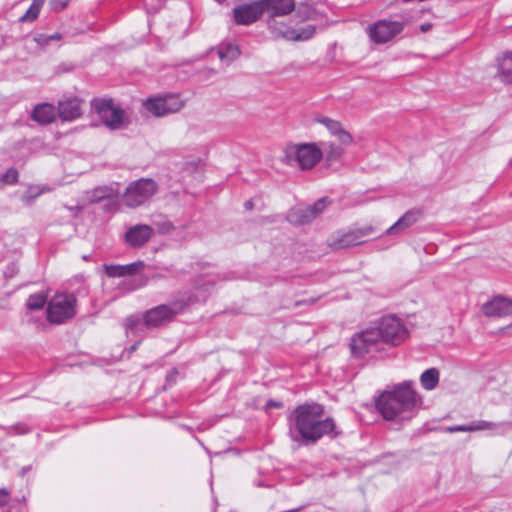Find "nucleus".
Here are the masks:
<instances>
[{"label":"nucleus","mask_w":512,"mask_h":512,"mask_svg":"<svg viewBox=\"0 0 512 512\" xmlns=\"http://www.w3.org/2000/svg\"><path fill=\"white\" fill-rule=\"evenodd\" d=\"M408 338V330L400 318L395 315L383 316L375 324L357 334L350 341V350L354 357L380 352L384 345L398 346Z\"/></svg>","instance_id":"nucleus-1"},{"label":"nucleus","mask_w":512,"mask_h":512,"mask_svg":"<svg viewBox=\"0 0 512 512\" xmlns=\"http://www.w3.org/2000/svg\"><path fill=\"white\" fill-rule=\"evenodd\" d=\"M324 417V408L317 403L297 406L290 415V436L294 442L315 444L324 436L332 438L340 435L335 421Z\"/></svg>","instance_id":"nucleus-2"},{"label":"nucleus","mask_w":512,"mask_h":512,"mask_svg":"<svg viewBox=\"0 0 512 512\" xmlns=\"http://www.w3.org/2000/svg\"><path fill=\"white\" fill-rule=\"evenodd\" d=\"M412 381H403L384 391L376 400V408L385 420H409L421 408L422 396Z\"/></svg>","instance_id":"nucleus-3"},{"label":"nucleus","mask_w":512,"mask_h":512,"mask_svg":"<svg viewBox=\"0 0 512 512\" xmlns=\"http://www.w3.org/2000/svg\"><path fill=\"white\" fill-rule=\"evenodd\" d=\"M322 157L323 152L315 143L290 144L284 150L283 161L288 165L297 164L302 170H308Z\"/></svg>","instance_id":"nucleus-4"},{"label":"nucleus","mask_w":512,"mask_h":512,"mask_svg":"<svg viewBox=\"0 0 512 512\" xmlns=\"http://www.w3.org/2000/svg\"><path fill=\"white\" fill-rule=\"evenodd\" d=\"M158 190L157 183L150 178H141L131 182L122 195V202L129 208L145 204Z\"/></svg>","instance_id":"nucleus-5"},{"label":"nucleus","mask_w":512,"mask_h":512,"mask_svg":"<svg viewBox=\"0 0 512 512\" xmlns=\"http://www.w3.org/2000/svg\"><path fill=\"white\" fill-rule=\"evenodd\" d=\"M76 298L72 294H56L48 303L47 319L51 323L62 324L75 315Z\"/></svg>","instance_id":"nucleus-6"},{"label":"nucleus","mask_w":512,"mask_h":512,"mask_svg":"<svg viewBox=\"0 0 512 512\" xmlns=\"http://www.w3.org/2000/svg\"><path fill=\"white\" fill-rule=\"evenodd\" d=\"M91 105L105 126L112 130L123 127L124 110L115 106L112 99H94Z\"/></svg>","instance_id":"nucleus-7"},{"label":"nucleus","mask_w":512,"mask_h":512,"mask_svg":"<svg viewBox=\"0 0 512 512\" xmlns=\"http://www.w3.org/2000/svg\"><path fill=\"white\" fill-rule=\"evenodd\" d=\"M191 298L174 301L171 305H159L148 310L144 315V321L148 326L157 327L173 319L174 316L184 310L191 302Z\"/></svg>","instance_id":"nucleus-8"},{"label":"nucleus","mask_w":512,"mask_h":512,"mask_svg":"<svg viewBox=\"0 0 512 512\" xmlns=\"http://www.w3.org/2000/svg\"><path fill=\"white\" fill-rule=\"evenodd\" d=\"M142 105L151 115L164 117L180 111L184 106V102L178 95L167 94L165 96L147 98Z\"/></svg>","instance_id":"nucleus-9"},{"label":"nucleus","mask_w":512,"mask_h":512,"mask_svg":"<svg viewBox=\"0 0 512 512\" xmlns=\"http://www.w3.org/2000/svg\"><path fill=\"white\" fill-rule=\"evenodd\" d=\"M403 28L402 22L379 20L369 27V36L373 42L383 44L394 38Z\"/></svg>","instance_id":"nucleus-10"},{"label":"nucleus","mask_w":512,"mask_h":512,"mask_svg":"<svg viewBox=\"0 0 512 512\" xmlns=\"http://www.w3.org/2000/svg\"><path fill=\"white\" fill-rule=\"evenodd\" d=\"M375 228L372 225H368L362 228H357L354 230H350L346 233L333 237L329 245L333 249L339 250L348 248L351 246H356L364 243L362 240L363 237L368 236L373 233Z\"/></svg>","instance_id":"nucleus-11"},{"label":"nucleus","mask_w":512,"mask_h":512,"mask_svg":"<svg viewBox=\"0 0 512 512\" xmlns=\"http://www.w3.org/2000/svg\"><path fill=\"white\" fill-rule=\"evenodd\" d=\"M263 13L268 15V23L274 22L275 27L278 23L276 17L289 15L295 8L294 0H260Z\"/></svg>","instance_id":"nucleus-12"},{"label":"nucleus","mask_w":512,"mask_h":512,"mask_svg":"<svg viewBox=\"0 0 512 512\" xmlns=\"http://www.w3.org/2000/svg\"><path fill=\"white\" fill-rule=\"evenodd\" d=\"M263 14L260 0L238 5L233 9L234 21L238 25H250L256 22Z\"/></svg>","instance_id":"nucleus-13"},{"label":"nucleus","mask_w":512,"mask_h":512,"mask_svg":"<svg viewBox=\"0 0 512 512\" xmlns=\"http://www.w3.org/2000/svg\"><path fill=\"white\" fill-rule=\"evenodd\" d=\"M482 312L487 317H505L512 315V299L496 296L482 306Z\"/></svg>","instance_id":"nucleus-14"},{"label":"nucleus","mask_w":512,"mask_h":512,"mask_svg":"<svg viewBox=\"0 0 512 512\" xmlns=\"http://www.w3.org/2000/svg\"><path fill=\"white\" fill-rule=\"evenodd\" d=\"M269 29L279 37L294 41L308 40L315 33V27L313 25H307L299 30H295L284 26L275 27L274 22H269Z\"/></svg>","instance_id":"nucleus-15"},{"label":"nucleus","mask_w":512,"mask_h":512,"mask_svg":"<svg viewBox=\"0 0 512 512\" xmlns=\"http://www.w3.org/2000/svg\"><path fill=\"white\" fill-rule=\"evenodd\" d=\"M423 215L419 208H413L405 212L392 226H390L385 234L394 236L403 233L405 230L417 223Z\"/></svg>","instance_id":"nucleus-16"},{"label":"nucleus","mask_w":512,"mask_h":512,"mask_svg":"<svg viewBox=\"0 0 512 512\" xmlns=\"http://www.w3.org/2000/svg\"><path fill=\"white\" fill-rule=\"evenodd\" d=\"M153 232L154 230L151 226L138 224L127 230L125 239L130 246L137 248L147 243L152 237Z\"/></svg>","instance_id":"nucleus-17"},{"label":"nucleus","mask_w":512,"mask_h":512,"mask_svg":"<svg viewBox=\"0 0 512 512\" xmlns=\"http://www.w3.org/2000/svg\"><path fill=\"white\" fill-rule=\"evenodd\" d=\"M316 120L318 123L325 126L327 130L338 139L340 144L344 145L345 147L353 142V137L342 127V124L339 121L333 120L326 116L318 117Z\"/></svg>","instance_id":"nucleus-18"},{"label":"nucleus","mask_w":512,"mask_h":512,"mask_svg":"<svg viewBox=\"0 0 512 512\" xmlns=\"http://www.w3.org/2000/svg\"><path fill=\"white\" fill-rule=\"evenodd\" d=\"M58 114L63 121H73L82 115L81 100L67 98L58 103Z\"/></svg>","instance_id":"nucleus-19"},{"label":"nucleus","mask_w":512,"mask_h":512,"mask_svg":"<svg viewBox=\"0 0 512 512\" xmlns=\"http://www.w3.org/2000/svg\"><path fill=\"white\" fill-rule=\"evenodd\" d=\"M55 108L49 103H40L34 107L31 119L41 125L50 124L55 120Z\"/></svg>","instance_id":"nucleus-20"},{"label":"nucleus","mask_w":512,"mask_h":512,"mask_svg":"<svg viewBox=\"0 0 512 512\" xmlns=\"http://www.w3.org/2000/svg\"><path fill=\"white\" fill-rule=\"evenodd\" d=\"M287 220L293 225H305L313 219V212L309 207H295L289 210Z\"/></svg>","instance_id":"nucleus-21"},{"label":"nucleus","mask_w":512,"mask_h":512,"mask_svg":"<svg viewBox=\"0 0 512 512\" xmlns=\"http://www.w3.org/2000/svg\"><path fill=\"white\" fill-rule=\"evenodd\" d=\"M498 425L493 422L479 420L476 422H472L467 425H456L452 427H448L447 431L450 433L454 432H472V431H482V430H492L495 429Z\"/></svg>","instance_id":"nucleus-22"},{"label":"nucleus","mask_w":512,"mask_h":512,"mask_svg":"<svg viewBox=\"0 0 512 512\" xmlns=\"http://www.w3.org/2000/svg\"><path fill=\"white\" fill-rule=\"evenodd\" d=\"M218 56L221 61L230 64L232 61L236 60L240 54L241 50L238 45L232 42H222L218 46Z\"/></svg>","instance_id":"nucleus-23"},{"label":"nucleus","mask_w":512,"mask_h":512,"mask_svg":"<svg viewBox=\"0 0 512 512\" xmlns=\"http://www.w3.org/2000/svg\"><path fill=\"white\" fill-rule=\"evenodd\" d=\"M498 77L502 82L512 83V53H506L498 60Z\"/></svg>","instance_id":"nucleus-24"},{"label":"nucleus","mask_w":512,"mask_h":512,"mask_svg":"<svg viewBox=\"0 0 512 512\" xmlns=\"http://www.w3.org/2000/svg\"><path fill=\"white\" fill-rule=\"evenodd\" d=\"M439 382V371L436 368L425 370L420 376V383L425 390H433Z\"/></svg>","instance_id":"nucleus-25"},{"label":"nucleus","mask_w":512,"mask_h":512,"mask_svg":"<svg viewBox=\"0 0 512 512\" xmlns=\"http://www.w3.org/2000/svg\"><path fill=\"white\" fill-rule=\"evenodd\" d=\"M44 2H45V0H33L32 4L30 5V7L26 11V13L20 17V19H19L20 22L35 21L39 16V13L41 11V8H42Z\"/></svg>","instance_id":"nucleus-26"},{"label":"nucleus","mask_w":512,"mask_h":512,"mask_svg":"<svg viewBox=\"0 0 512 512\" xmlns=\"http://www.w3.org/2000/svg\"><path fill=\"white\" fill-rule=\"evenodd\" d=\"M47 302V294L44 292H38L29 296L26 302V306L29 310L38 311L41 310Z\"/></svg>","instance_id":"nucleus-27"},{"label":"nucleus","mask_w":512,"mask_h":512,"mask_svg":"<svg viewBox=\"0 0 512 512\" xmlns=\"http://www.w3.org/2000/svg\"><path fill=\"white\" fill-rule=\"evenodd\" d=\"M344 145H335L330 143L326 148L327 161H336L344 154Z\"/></svg>","instance_id":"nucleus-28"},{"label":"nucleus","mask_w":512,"mask_h":512,"mask_svg":"<svg viewBox=\"0 0 512 512\" xmlns=\"http://www.w3.org/2000/svg\"><path fill=\"white\" fill-rule=\"evenodd\" d=\"M42 194V190L39 187L31 186L27 189V191L21 196V201L30 205L38 196Z\"/></svg>","instance_id":"nucleus-29"},{"label":"nucleus","mask_w":512,"mask_h":512,"mask_svg":"<svg viewBox=\"0 0 512 512\" xmlns=\"http://www.w3.org/2000/svg\"><path fill=\"white\" fill-rule=\"evenodd\" d=\"M18 171L15 168H9L0 178V187L6 184H15L18 181Z\"/></svg>","instance_id":"nucleus-30"},{"label":"nucleus","mask_w":512,"mask_h":512,"mask_svg":"<svg viewBox=\"0 0 512 512\" xmlns=\"http://www.w3.org/2000/svg\"><path fill=\"white\" fill-rule=\"evenodd\" d=\"M330 203L329 199L324 197L316 201L313 205L308 206L313 212V219H315L318 215H320Z\"/></svg>","instance_id":"nucleus-31"},{"label":"nucleus","mask_w":512,"mask_h":512,"mask_svg":"<svg viewBox=\"0 0 512 512\" xmlns=\"http://www.w3.org/2000/svg\"><path fill=\"white\" fill-rule=\"evenodd\" d=\"M4 429L9 435H24L30 432V428L24 423H17Z\"/></svg>","instance_id":"nucleus-32"},{"label":"nucleus","mask_w":512,"mask_h":512,"mask_svg":"<svg viewBox=\"0 0 512 512\" xmlns=\"http://www.w3.org/2000/svg\"><path fill=\"white\" fill-rule=\"evenodd\" d=\"M144 268V262L137 261L133 262L127 265H123V270L125 276H131L137 274L139 271H141Z\"/></svg>","instance_id":"nucleus-33"},{"label":"nucleus","mask_w":512,"mask_h":512,"mask_svg":"<svg viewBox=\"0 0 512 512\" xmlns=\"http://www.w3.org/2000/svg\"><path fill=\"white\" fill-rule=\"evenodd\" d=\"M105 273L109 277H124L123 265H105Z\"/></svg>","instance_id":"nucleus-34"},{"label":"nucleus","mask_w":512,"mask_h":512,"mask_svg":"<svg viewBox=\"0 0 512 512\" xmlns=\"http://www.w3.org/2000/svg\"><path fill=\"white\" fill-rule=\"evenodd\" d=\"M156 225L158 227L159 232L162 233V234L170 233L173 230V225L169 221H164L162 223H157Z\"/></svg>","instance_id":"nucleus-35"},{"label":"nucleus","mask_w":512,"mask_h":512,"mask_svg":"<svg viewBox=\"0 0 512 512\" xmlns=\"http://www.w3.org/2000/svg\"><path fill=\"white\" fill-rule=\"evenodd\" d=\"M9 497L10 494L6 489H0V512H4L3 506L8 502Z\"/></svg>","instance_id":"nucleus-36"},{"label":"nucleus","mask_w":512,"mask_h":512,"mask_svg":"<svg viewBox=\"0 0 512 512\" xmlns=\"http://www.w3.org/2000/svg\"><path fill=\"white\" fill-rule=\"evenodd\" d=\"M34 40H35V42H36L39 46H42V47L47 46V45H49V43H50L49 36H48V35H46V34H40V35L36 36V37L34 38Z\"/></svg>","instance_id":"nucleus-37"},{"label":"nucleus","mask_w":512,"mask_h":512,"mask_svg":"<svg viewBox=\"0 0 512 512\" xmlns=\"http://www.w3.org/2000/svg\"><path fill=\"white\" fill-rule=\"evenodd\" d=\"M162 4V0H144V6L147 9H157Z\"/></svg>","instance_id":"nucleus-38"},{"label":"nucleus","mask_w":512,"mask_h":512,"mask_svg":"<svg viewBox=\"0 0 512 512\" xmlns=\"http://www.w3.org/2000/svg\"><path fill=\"white\" fill-rule=\"evenodd\" d=\"M317 301V299L315 298H309V299H306V300H303V301H297L295 302V306H299L301 304H314L315 302Z\"/></svg>","instance_id":"nucleus-39"},{"label":"nucleus","mask_w":512,"mask_h":512,"mask_svg":"<svg viewBox=\"0 0 512 512\" xmlns=\"http://www.w3.org/2000/svg\"><path fill=\"white\" fill-rule=\"evenodd\" d=\"M431 28H432L431 23H423L420 25V31L423 33L428 32L429 30H431Z\"/></svg>","instance_id":"nucleus-40"},{"label":"nucleus","mask_w":512,"mask_h":512,"mask_svg":"<svg viewBox=\"0 0 512 512\" xmlns=\"http://www.w3.org/2000/svg\"><path fill=\"white\" fill-rule=\"evenodd\" d=\"M48 36H49L50 42L60 40L62 38V35L60 33H54V34L48 35Z\"/></svg>","instance_id":"nucleus-41"},{"label":"nucleus","mask_w":512,"mask_h":512,"mask_svg":"<svg viewBox=\"0 0 512 512\" xmlns=\"http://www.w3.org/2000/svg\"><path fill=\"white\" fill-rule=\"evenodd\" d=\"M137 320L134 319L133 317H129L127 318V327L128 328H133L134 325L136 324Z\"/></svg>","instance_id":"nucleus-42"},{"label":"nucleus","mask_w":512,"mask_h":512,"mask_svg":"<svg viewBox=\"0 0 512 512\" xmlns=\"http://www.w3.org/2000/svg\"><path fill=\"white\" fill-rule=\"evenodd\" d=\"M267 406H268V407H276V408H280V407L282 406V404H281V403H279V402H274V401H271V400H270V401H268V402H267Z\"/></svg>","instance_id":"nucleus-43"},{"label":"nucleus","mask_w":512,"mask_h":512,"mask_svg":"<svg viewBox=\"0 0 512 512\" xmlns=\"http://www.w3.org/2000/svg\"><path fill=\"white\" fill-rule=\"evenodd\" d=\"M244 205H245V208L248 210L252 209V207H253V203L251 200L246 201Z\"/></svg>","instance_id":"nucleus-44"},{"label":"nucleus","mask_w":512,"mask_h":512,"mask_svg":"<svg viewBox=\"0 0 512 512\" xmlns=\"http://www.w3.org/2000/svg\"><path fill=\"white\" fill-rule=\"evenodd\" d=\"M138 344H139L138 342L134 343V344L130 347L129 352H130V353H132L133 351H135V350L137 349Z\"/></svg>","instance_id":"nucleus-45"},{"label":"nucleus","mask_w":512,"mask_h":512,"mask_svg":"<svg viewBox=\"0 0 512 512\" xmlns=\"http://www.w3.org/2000/svg\"><path fill=\"white\" fill-rule=\"evenodd\" d=\"M215 1L221 4V3L225 2L226 0H215Z\"/></svg>","instance_id":"nucleus-46"},{"label":"nucleus","mask_w":512,"mask_h":512,"mask_svg":"<svg viewBox=\"0 0 512 512\" xmlns=\"http://www.w3.org/2000/svg\"><path fill=\"white\" fill-rule=\"evenodd\" d=\"M207 284H214V281H208Z\"/></svg>","instance_id":"nucleus-47"}]
</instances>
